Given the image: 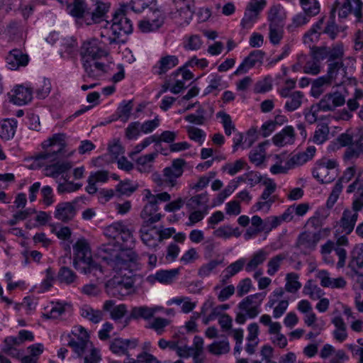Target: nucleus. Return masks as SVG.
Listing matches in <instances>:
<instances>
[{"label":"nucleus","mask_w":363,"mask_h":363,"mask_svg":"<svg viewBox=\"0 0 363 363\" xmlns=\"http://www.w3.org/2000/svg\"><path fill=\"white\" fill-rule=\"evenodd\" d=\"M140 234L141 240L145 245L149 247L157 246L159 231L155 228H148L147 226H143L140 229Z\"/></svg>","instance_id":"obj_29"},{"label":"nucleus","mask_w":363,"mask_h":363,"mask_svg":"<svg viewBox=\"0 0 363 363\" xmlns=\"http://www.w3.org/2000/svg\"><path fill=\"white\" fill-rule=\"evenodd\" d=\"M88 342L89 340H86V335H84V337H77V340L72 339L67 345L73 349L79 357H81L87 347Z\"/></svg>","instance_id":"obj_41"},{"label":"nucleus","mask_w":363,"mask_h":363,"mask_svg":"<svg viewBox=\"0 0 363 363\" xmlns=\"http://www.w3.org/2000/svg\"><path fill=\"white\" fill-rule=\"evenodd\" d=\"M303 98V94L301 91H293L290 97L286 101L284 106L285 108L288 111H294L296 110L301 106Z\"/></svg>","instance_id":"obj_40"},{"label":"nucleus","mask_w":363,"mask_h":363,"mask_svg":"<svg viewBox=\"0 0 363 363\" xmlns=\"http://www.w3.org/2000/svg\"><path fill=\"white\" fill-rule=\"evenodd\" d=\"M223 262L222 260L213 259L208 263L202 265L198 272V274L200 277L204 278L210 275V274Z\"/></svg>","instance_id":"obj_53"},{"label":"nucleus","mask_w":363,"mask_h":363,"mask_svg":"<svg viewBox=\"0 0 363 363\" xmlns=\"http://www.w3.org/2000/svg\"><path fill=\"white\" fill-rule=\"evenodd\" d=\"M272 140L275 145L279 147L293 143L294 140V130L293 127H285L280 133L273 137Z\"/></svg>","instance_id":"obj_28"},{"label":"nucleus","mask_w":363,"mask_h":363,"mask_svg":"<svg viewBox=\"0 0 363 363\" xmlns=\"http://www.w3.org/2000/svg\"><path fill=\"white\" fill-rule=\"evenodd\" d=\"M119 240H122L124 247L132 248L134 245V240L131 231L123 224V230L119 235Z\"/></svg>","instance_id":"obj_60"},{"label":"nucleus","mask_w":363,"mask_h":363,"mask_svg":"<svg viewBox=\"0 0 363 363\" xmlns=\"http://www.w3.org/2000/svg\"><path fill=\"white\" fill-rule=\"evenodd\" d=\"M186 164V162L184 159L178 158L172 161L171 166L163 169V177L167 186H176L177 179L183 174L184 167Z\"/></svg>","instance_id":"obj_9"},{"label":"nucleus","mask_w":363,"mask_h":363,"mask_svg":"<svg viewBox=\"0 0 363 363\" xmlns=\"http://www.w3.org/2000/svg\"><path fill=\"white\" fill-rule=\"evenodd\" d=\"M110 3H104L102 1H96V8L93 11L88 10V13L86 16L85 24L90 26L95 23H99L101 21H106L107 23L108 21L106 20V14L110 9Z\"/></svg>","instance_id":"obj_12"},{"label":"nucleus","mask_w":363,"mask_h":363,"mask_svg":"<svg viewBox=\"0 0 363 363\" xmlns=\"http://www.w3.org/2000/svg\"><path fill=\"white\" fill-rule=\"evenodd\" d=\"M164 18L160 15L152 20H141L138 23V28L143 33L153 32L158 30L164 24Z\"/></svg>","instance_id":"obj_33"},{"label":"nucleus","mask_w":363,"mask_h":363,"mask_svg":"<svg viewBox=\"0 0 363 363\" xmlns=\"http://www.w3.org/2000/svg\"><path fill=\"white\" fill-rule=\"evenodd\" d=\"M122 230L123 223H115L106 228L104 233L107 237L113 238L114 240H116V242L118 243L119 235H121Z\"/></svg>","instance_id":"obj_55"},{"label":"nucleus","mask_w":363,"mask_h":363,"mask_svg":"<svg viewBox=\"0 0 363 363\" xmlns=\"http://www.w3.org/2000/svg\"><path fill=\"white\" fill-rule=\"evenodd\" d=\"M73 266L76 269H79L91 259L89 243L84 238L79 239L73 245Z\"/></svg>","instance_id":"obj_8"},{"label":"nucleus","mask_w":363,"mask_h":363,"mask_svg":"<svg viewBox=\"0 0 363 363\" xmlns=\"http://www.w3.org/2000/svg\"><path fill=\"white\" fill-rule=\"evenodd\" d=\"M17 121L15 119H6L0 125V138L9 140L14 136Z\"/></svg>","instance_id":"obj_34"},{"label":"nucleus","mask_w":363,"mask_h":363,"mask_svg":"<svg viewBox=\"0 0 363 363\" xmlns=\"http://www.w3.org/2000/svg\"><path fill=\"white\" fill-rule=\"evenodd\" d=\"M238 229H233L229 225H223L219 227L218 229L215 230L213 232L214 236L220 238L227 239L232 236H235L236 238L240 235V233L238 231Z\"/></svg>","instance_id":"obj_46"},{"label":"nucleus","mask_w":363,"mask_h":363,"mask_svg":"<svg viewBox=\"0 0 363 363\" xmlns=\"http://www.w3.org/2000/svg\"><path fill=\"white\" fill-rule=\"evenodd\" d=\"M118 250V245H116V243H107L101 245L98 248L97 253L99 257L106 261L107 264L110 265V262L113 261V259L120 253Z\"/></svg>","instance_id":"obj_23"},{"label":"nucleus","mask_w":363,"mask_h":363,"mask_svg":"<svg viewBox=\"0 0 363 363\" xmlns=\"http://www.w3.org/2000/svg\"><path fill=\"white\" fill-rule=\"evenodd\" d=\"M246 162L242 160H238L234 163H228L223 167V170H227L230 175H235L239 171L242 169L246 165Z\"/></svg>","instance_id":"obj_64"},{"label":"nucleus","mask_w":363,"mask_h":363,"mask_svg":"<svg viewBox=\"0 0 363 363\" xmlns=\"http://www.w3.org/2000/svg\"><path fill=\"white\" fill-rule=\"evenodd\" d=\"M284 23L269 25V37L270 42L274 44L279 43L284 34Z\"/></svg>","instance_id":"obj_47"},{"label":"nucleus","mask_w":363,"mask_h":363,"mask_svg":"<svg viewBox=\"0 0 363 363\" xmlns=\"http://www.w3.org/2000/svg\"><path fill=\"white\" fill-rule=\"evenodd\" d=\"M138 345L137 339L115 338L110 345V350L114 354L129 357L128 349H134Z\"/></svg>","instance_id":"obj_15"},{"label":"nucleus","mask_w":363,"mask_h":363,"mask_svg":"<svg viewBox=\"0 0 363 363\" xmlns=\"http://www.w3.org/2000/svg\"><path fill=\"white\" fill-rule=\"evenodd\" d=\"M337 9H338V16L341 18H346L349 13L353 12L351 9V6H350V1L345 0L344 3L340 8L339 3L335 2V5L333 6L330 11L331 18H334L335 12L336 11Z\"/></svg>","instance_id":"obj_50"},{"label":"nucleus","mask_w":363,"mask_h":363,"mask_svg":"<svg viewBox=\"0 0 363 363\" xmlns=\"http://www.w3.org/2000/svg\"><path fill=\"white\" fill-rule=\"evenodd\" d=\"M342 58L335 60L333 61H328V68L326 77L330 79L332 83L336 85L342 84L346 79L347 67L344 66L342 62Z\"/></svg>","instance_id":"obj_11"},{"label":"nucleus","mask_w":363,"mask_h":363,"mask_svg":"<svg viewBox=\"0 0 363 363\" xmlns=\"http://www.w3.org/2000/svg\"><path fill=\"white\" fill-rule=\"evenodd\" d=\"M357 218L358 213L357 212H353L350 209H345L343 211L342 218L340 220L342 232L346 235L350 234L354 230Z\"/></svg>","instance_id":"obj_24"},{"label":"nucleus","mask_w":363,"mask_h":363,"mask_svg":"<svg viewBox=\"0 0 363 363\" xmlns=\"http://www.w3.org/2000/svg\"><path fill=\"white\" fill-rule=\"evenodd\" d=\"M281 6L278 5L272 6L269 12L267 19L269 22V25H275V24H282L283 20L279 15L280 10Z\"/></svg>","instance_id":"obj_56"},{"label":"nucleus","mask_w":363,"mask_h":363,"mask_svg":"<svg viewBox=\"0 0 363 363\" xmlns=\"http://www.w3.org/2000/svg\"><path fill=\"white\" fill-rule=\"evenodd\" d=\"M285 259V256L283 255H277L272 257L267 264L268 270L267 273L270 276L274 275V274L279 270L281 262Z\"/></svg>","instance_id":"obj_59"},{"label":"nucleus","mask_w":363,"mask_h":363,"mask_svg":"<svg viewBox=\"0 0 363 363\" xmlns=\"http://www.w3.org/2000/svg\"><path fill=\"white\" fill-rule=\"evenodd\" d=\"M348 268L351 272L347 274L351 277L354 275L362 277L358 270L363 268V244L356 245L351 252V259L349 262Z\"/></svg>","instance_id":"obj_14"},{"label":"nucleus","mask_w":363,"mask_h":363,"mask_svg":"<svg viewBox=\"0 0 363 363\" xmlns=\"http://www.w3.org/2000/svg\"><path fill=\"white\" fill-rule=\"evenodd\" d=\"M266 5V0H250L246 8L259 17L260 13L265 8Z\"/></svg>","instance_id":"obj_62"},{"label":"nucleus","mask_w":363,"mask_h":363,"mask_svg":"<svg viewBox=\"0 0 363 363\" xmlns=\"http://www.w3.org/2000/svg\"><path fill=\"white\" fill-rule=\"evenodd\" d=\"M33 99V90L31 88L18 85L14 90V94L11 101L15 104L22 106L30 102Z\"/></svg>","instance_id":"obj_21"},{"label":"nucleus","mask_w":363,"mask_h":363,"mask_svg":"<svg viewBox=\"0 0 363 363\" xmlns=\"http://www.w3.org/2000/svg\"><path fill=\"white\" fill-rule=\"evenodd\" d=\"M263 57L264 52L262 51H252L240 65L234 74L238 75L246 73L250 69L255 67L257 63H262Z\"/></svg>","instance_id":"obj_18"},{"label":"nucleus","mask_w":363,"mask_h":363,"mask_svg":"<svg viewBox=\"0 0 363 363\" xmlns=\"http://www.w3.org/2000/svg\"><path fill=\"white\" fill-rule=\"evenodd\" d=\"M298 279V276L296 273L287 274L285 289L288 292L295 293L301 287V284Z\"/></svg>","instance_id":"obj_51"},{"label":"nucleus","mask_w":363,"mask_h":363,"mask_svg":"<svg viewBox=\"0 0 363 363\" xmlns=\"http://www.w3.org/2000/svg\"><path fill=\"white\" fill-rule=\"evenodd\" d=\"M313 60L306 62L303 72L306 74L316 75L320 72V61L327 60L333 61L340 59L344 54L342 47H311Z\"/></svg>","instance_id":"obj_1"},{"label":"nucleus","mask_w":363,"mask_h":363,"mask_svg":"<svg viewBox=\"0 0 363 363\" xmlns=\"http://www.w3.org/2000/svg\"><path fill=\"white\" fill-rule=\"evenodd\" d=\"M315 152V147L314 146H309L306 151L298 152L293 155L287 162L289 168L293 167L296 165H302L307 161L311 160Z\"/></svg>","instance_id":"obj_27"},{"label":"nucleus","mask_w":363,"mask_h":363,"mask_svg":"<svg viewBox=\"0 0 363 363\" xmlns=\"http://www.w3.org/2000/svg\"><path fill=\"white\" fill-rule=\"evenodd\" d=\"M81 315L94 323H98L102 320L101 311L99 310H94L92 308L88 306H85L82 308Z\"/></svg>","instance_id":"obj_44"},{"label":"nucleus","mask_w":363,"mask_h":363,"mask_svg":"<svg viewBox=\"0 0 363 363\" xmlns=\"http://www.w3.org/2000/svg\"><path fill=\"white\" fill-rule=\"evenodd\" d=\"M208 351L215 354L220 355L229 352L230 346L227 340L214 342L208 347Z\"/></svg>","instance_id":"obj_48"},{"label":"nucleus","mask_w":363,"mask_h":363,"mask_svg":"<svg viewBox=\"0 0 363 363\" xmlns=\"http://www.w3.org/2000/svg\"><path fill=\"white\" fill-rule=\"evenodd\" d=\"M303 292L309 295L310 298L313 300L319 299L323 295L322 289L317 285L313 284L311 280H308L305 284Z\"/></svg>","instance_id":"obj_45"},{"label":"nucleus","mask_w":363,"mask_h":363,"mask_svg":"<svg viewBox=\"0 0 363 363\" xmlns=\"http://www.w3.org/2000/svg\"><path fill=\"white\" fill-rule=\"evenodd\" d=\"M138 185L129 180L121 182L116 188V192L121 195H131L138 189Z\"/></svg>","instance_id":"obj_49"},{"label":"nucleus","mask_w":363,"mask_h":363,"mask_svg":"<svg viewBox=\"0 0 363 363\" xmlns=\"http://www.w3.org/2000/svg\"><path fill=\"white\" fill-rule=\"evenodd\" d=\"M264 184L266 185V188L260 196V199L263 201H258L256 203V210L262 209L264 206H267V208H269L271 204L274 202V199L270 198V196L276 190V184L274 183L272 180H269L268 182H265Z\"/></svg>","instance_id":"obj_25"},{"label":"nucleus","mask_w":363,"mask_h":363,"mask_svg":"<svg viewBox=\"0 0 363 363\" xmlns=\"http://www.w3.org/2000/svg\"><path fill=\"white\" fill-rule=\"evenodd\" d=\"M179 273V269L169 270H160L156 272L157 281L163 284H169L173 282Z\"/></svg>","instance_id":"obj_37"},{"label":"nucleus","mask_w":363,"mask_h":363,"mask_svg":"<svg viewBox=\"0 0 363 363\" xmlns=\"http://www.w3.org/2000/svg\"><path fill=\"white\" fill-rule=\"evenodd\" d=\"M77 270H80L84 274L93 273L95 276H97V272L104 273L101 266L94 262L92 258Z\"/></svg>","instance_id":"obj_57"},{"label":"nucleus","mask_w":363,"mask_h":363,"mask_svg":"<svg viewBox=\"0 0 363 363\" xmlns=\"http://www.w3.org/2000/svg\"><path fill=\"white\" fill-rule=\"evenodd\" d=\"M80 55L83 61V67L86 74L84 76V81L86 77L96 79L99 77V73L94 68L92 61H96L108 55L107 50L101 47H82Z\"/></svg>","instance_id":"obj_5"},{"label":"nucleus","mask_w":363,"mask_h":363,"mask_svg":"<svg viewBox=\"0 0 363 363\" xmlns=\"http://www.w3.org/2000/svg\"><path fill=\"white\" fill-rule=\"evenodd\" d=\"M345 103L344 96L339 92H334L325 94L321 100L315 104L320 111H331L336 107L340 106Z\"/></svg>","instance_id":"obj_13"},{"label":"nucleus","mask_w":363,"mask_h":363,"mask_svg":"<svg viewBox=\"0 0 363 363\" xmlns=\"http://www.w3.org/2000/svg\"><path fill=\"white\" fill-rule=\"evenodd\" d=\"M51 85L49 80L43 79L39 82V86L36 87V94L39 99H45L50 93Z\"/></svg>","instance_id":"obj_63"},{"label":"nucleus","mask_w":363,"mask_h":363,"mask_svg":"<svg viewBox=\"0 0 363 363\" xmlns=\"http://www.w3.org/2000/svg\"><path fill=\"white\" fill-rule=\"evenodd\" d=\"M42 145L45 151L38 155L35 160H47L50 162L57 161L64 156V150L66 146L65 135L63 133L55 134L52 138L45 140Z\"/></svg>","instance_id":"obj_3"},{"label":"nucleus","mask_w":363,"mask_h":363,"mask_svg":"<svg viewBox=\"0 0 363 363\" xmlns=\"http://www.w3.org/2000/svg\"><path fill=\"white\" fill-rule=\"evenodd\" d=\"M67 11L77 20L81 19L85 23L88 13L87 4L84 0H73L72 2L67 4Z\"/></svg>","instance_id":"obj_19"},{"label":"nucleus","mask_w":363,"mask_h":363,"mask_svg":"<svg viewBox=\"0 0 363 363\" xmlns=\"http://www.w3.org/2000/svg\"><path fill=\"white\" fill-rule=\"evenodd\" d=\"M269 253L264 250H259L254 253L249 262H246L245 270L247 272L254 271L259 265L264 263Z\"/></svg>","instance_id":"obj_35"},{"label":"nucleus","mask_w":363,"mask_h":363,"mask_svg":"<svg viewBox=\"0 0 363 363\" xmlns=\"http://www.w3.org/2000/svg\"><path fill=\"white\" fill-rule=\"evenodd\" d=\"M332 84L326 75L318 77L312 83L311 95L315 98L318 97L324 91V88L330 86Z\"/></svg>","instance_id":"obj_36"},{"label":"nucleus","mask_w":363,"mask_h":363,"mask_svg":"<svg viewBox=\"0 0 363 363\" xmlns=\"http://www.w3.org/2000/svg\"><path fill=\"white\" fill-rule=\"evenodd\" d=\"M157 155V152H152L140 157L137 160V164L138 165L139 171L141 172H150L152 167L151 163L154 161Z\"/></svg>","instance_id":"obj_42"},{"label":"nucleus","mask_w":363,"mask_h":363,"mask_svg":"<svg viewBox=\"0 0 363 363\" xmlns=\"http://www.w3.org/2000/svg\"><path fill=\"white\" fill-rule=\"evenodd\" d=\"M162 310V307L155 306L148 307L146 306L134 307L131 310L129 318L139 319L143 318L148 320L154 316V315Z\"/></svg>","instance_id":"obj_26"},{"label":"nucleus","mask_w":363,"mask_h":363,"mask_svg":"<svg viewBox=\"0 0 363 363\" xmlns=\"http://www.w3.org/2000/svg\"><path fill=\"white\" fill-rule=\"evenodd\" d=\"M72 167L70 162H57L53 164L48 165L44 169L45 175L52 178H57L60 174L68 171Z\"/></svg>","instance_id":"obj_30"},{"label":"nucleus","mask_w":363,"mask_h":363,"mask_svg":"<svg viewBox=\"0 0 363 363\" xmlns=\"http://www.w3.org/2000/svg\"><path fill=\"white\" fill-rule=\"evenodd\" d=\"M216 116L218 118H221V123H223L225 130V133L227 135H230L232 131L235 129V127L233 123L230 116L225 112L220 111L217 113Z\"/></svg>","instance_id":"obj_54"},{"label":"nucleus","mask_w":363,"mask_h":363,"mask_svg":"<svg viewBox=\"0 0 363 363\" xmlns=\"http://www.w3.org/2000/svg\"><path fill=\"white\" fill-rule=\"evenodd\" d=\"M134 277L127 276H114L109 279L105 285L106 291L108 294L119 298L129 295L135 291Z\"/></svg>","instance_id":"obj_6"},{"label":"nucleus","mask_w":363,"mask_h":363,"mask_svg":"<svg viewBox=\"0 0 363 363\" xmlns=\"http://www.w3.org/2000/svg\"><path fill=\"white\" fill-rule=\"evenodd\" d=\"M317 277L320 280V285L323 287L343 289L346 286V281L344 278H330L329 277V273L325 270L319 271L317 274Z\"/></svg>","instance_id":"obj_22"},{"label":"nucleus","mask_w":363,"mask_h":363,"mask_svg":"<svg viewBox=\"0 0 363 363\" xmlns=\"http://www.w3.org/2000/svg\"><path fill=\"white\" fill-rule=\"evenodd\" d=\"M266 296L265 292L257 293L245 297L239 303L238 308L245 313H238L235 321L243 324L246 321V316L249 318H255L260 313V305Z\"/></svg>","instance_id":"obj_4"},{"label":"nucleus","mask_w":363,"mask_h":363,"mask_svg":"<svg viewBox=\"0 0 363 363\" xmlns=\"http://www.w3.org/2000/svg\"><path fill=\"white\" fill-rule=\"evenodd\" d=\"M133 109V102L132 101H123V103L120 105L118 108V118L121 119V121L125 122L128 120L130 112Z\"/></svg>","instance_id":"obj_58"},{"label":"nucleus","mask_w":363,"mask_h":363,"mask_svg":"<svg viewBox=\"0 0 363 363\" xmlns=\"http://www.w3.org/2000/svg\"><path fill=\"white\" fill-rule=\"evenodd\" d=\"M77 278L75 273L67 267L60 268L58 272V279L60 282L70 284L73 283Z\"/></svg>","instance_id":"obj_52"},{"label":"nucleus","mask_w":363,"mask_h":363,"mask_svg":"<svg viewBox=\"0 0 363 363\" xmlns=\"http://www.w3.org/2000/svg\"><path fill=\"white\" fill-rule=\"evenodd\" d=\"M208 201V194L206 193H203L190 198L186 202V206L189 208L194 210L199 207H203L206 211Z\"/></svg>","instance_id":"obj_38"},{"label":"nucleus","mask_w":363,"mask_h":363,"mask_svg":"<svg viewBox=\"0 0 363 363\" xmlns=\"http://www.w3.org/2000/svg\"><path fill=\"white\" fill-rule=\"evenodd\" d=\"M336 166L335 160L323 159L317 162L313 170V176L322 184L330 183L337 176L335 170Z\"/></svg>","instance_id":"obj_7"},{"label":"nucleus","mask_w":363,"mask_h":363,"mask_svg":"<svg viewBox=\"0 0 363 363\" xmlns=\"http://www.w3.org/2000/svg\"><path fill=\"white\" fill-rule=\"evenodd\" d=\"M112 34L114 35L113 41L117 44H123L127 42V35L133 32V24L127 16V6L123 5L113 14L111 18ZM110 42H112L111 40Z\"/></svg>","instance_id":"obj_2"},{"label":"nucleus","mask_w":363,"mask_h":363,"mask_svg":"<svg viewBox=\"0 0 363 363\" xmlns=\"http://www.w3.org/2000/svg\"><path fill=\"white\" fill-rule=\"evenodd\" d=\"M304 13L308 17L317 15L320 12V4L316 0H300Z\"/></svg>","instance_id":"obj_43"},{"label":"nucleus","mask_w":363,"mask_h":363,"mask_svg":"<svg viewBox=\"0 0 363 363\" xmlns=\"http://www.w3.org/2000/svg\"><path fill=\"white\" fill-rule=\"evenodd\" d=\"M246 266V259L240 258L228 265L223 272L222 282L225 283Z\"/></svg>","instance_id":"obj_31"},{"label":"nucleus","mask_w":363,"mask_h":363,"mask_svg":"<svg viewBox=\"0 0 363 363\" xmlns=\"http://www.w3.org/2000/svg\"><path fill=\"white\" fill-rule=\"evenodd\" d=\"M137 259V255L133 252L121 251L117 257L110 262V267L113 268L116 272L122 276H127V273L123 272L130 271L131 263Z\"/></svg>","instance_id":"obj_10"},{"label":"nucleus","mask_w":363,"mask_h":363,"mask_svg":"<svg viewBox=\"0 0 363 363\" xmlns=\"http://www.w3.org/2000/svg\"><path fill=\"white\" fill-rule=\"evenodd\" d=\"M178 62L179 61L176 56L167 55L160 59L159 61V66L154 67V69H155V73L157 74L162 75L177 66Z\"/></svg>","instance_id":"obj_32"},{"label":"nucleus","mask_w":363,"mask_h":363,"mask_svg":"<svg viewBox=\"0 0 363 363\" xmlns=\"http://www.w3.org/2000/svg\"><path fill=\"white\" fill-rule=\"evenodd\" d=\"M330 129L327 123H318L313 135V142L316 144H323L328 139Z\"/></svg>","instance_id":"obj_39"},{"label":"nucleus","mask_w":363,"mask_h":363,"mask_svg":"<svg viewBox=\"0 0 363 363\" xmlns=\"http://www.w3.org/2000/svg\"><path fill=\"white\" fill-rule=\"evenodd\" d=\"M363 156V130L359 132L357 138L352 145L347 147L343 157L345 160H351Z\"/></svg>","instance_id":"obj_20"},{"label":"nucleus","mask_w":363,"mask_h":363,"mask_svg":"<svg viewBox=\"0 0 363 363\" xmlns=\"http://www.w3.org/2000/svg\"><path fill=\"white\" fill-rule=\"evenodd\" d=\"M317 242L315 234L303 232L298 237L296 246L304 254H308L315 249Z\"/></svg>","instance_id":"obj_17"},{"label":"nucleus","mask_w":363,"mask_h":363,"mask_svg":"<svg viewBox=\"0 0 363 363\" xmlns=\"http://www.w3.org/2000/svg\"><path fill=\"white\" fill-rule=\"evenodd\" d=\"M259 17L247 8L245 9L244 16L241 20V26L243 28H250L257 21Z\"/></svg>","instance_id":"obj_61"},{"label":"nucleus","mask_w":363,"mask_h":363,"mask_svg":"<svg viewBox=\"0 0 363 363\" xmlns=\"http://www.w3.org/2000/svg\"><path fill=\"white\" fill-rule=\"evenodd\" d=\"M77 202L74 201V202H62L57 204L55 217L64 223L72 220L76 214L75 204Z\"/></svg>","instance_id":"obj_16"}]
</instances>
